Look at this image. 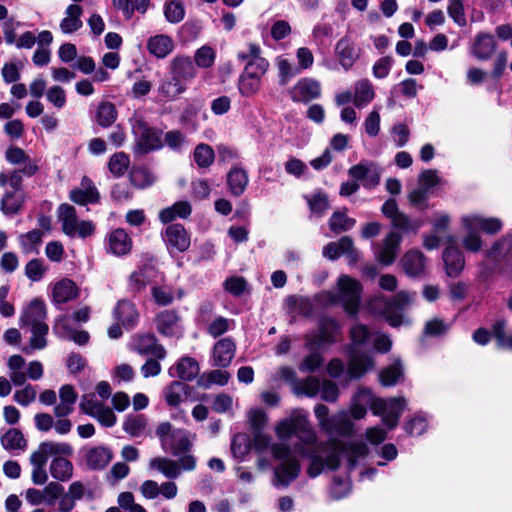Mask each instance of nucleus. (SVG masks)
Masks as SVG:
<instances>
[{
	"label": "nucleus",
	"mask_w": 512,
	"mask_h": 512,
	"mask_svg": "<svg viewBox=\"0 0 512 512\" xmlns=\"http://www.w3.org/2000/svg\"><path fill=\"white\" fill-rule=\"evenodd\" d=\"M275 434L279 440L285 441L295 435L298 442L293 446L294 452L310 460L307 474L311 478L319 476L324 470H334L339 466L340 457L347 458L350 468L364 459L369 449L363 442L346 445L337 440L318 442L317 435L308 420V413L296 408L275 426Z\"/></svg>",
	"instance_id": "obj_1"
},
{
	"label": "nucleus",
	"mask_w": 512,
	"mask_h": 512,
	"mask_svg": "<svg viewBox=\"0 0 512 512\" xmlns=\"http://www.w3.org/2000/svg\"><path fill=\"white\" fill-rule=\"evenodd\" d=\"M253 446L256 451L262 452L271 447L272 456L281 461L274 469L273 485L277 488H285L290 485L299 475L301 466L299 461L291 456V448L284 443H274L271 445L269 436L260 432H254Z\"/></svg>",
	"instance_id": "obj_2"
},
{
	"label": "nucleus",
	"mask_w": 512,
	"mask_h": 512,
	"mask_svg": "<svg viewBox=\"0 0 512 512\" xmlns=\"http://www.w3.org/2000/svg\"><path fill=\"white\" fill-rule=\"evenodd\" d=\"M463 236L461 243L468 252H479L483 248V240L479 230L487 234H495L502 229V222L495 217H484L481 214L470 213L460 219Z\"/></svg>",
	"instance_id": "obj_3"
},
{
	"label": "nucleus",
	"mask_w": 512,
	"mask_h": 512,
	"mask_svg": "<svg viewBox=\"0 0 512 512\" xmlns=\"http://www.w3.org/2000/svg\"><path fill=\"white\" fill-rule=\"evenodd\" d=\"M417 294L415 292L400 291L391 301L378 296L370 300L368 309L372 314L384 316L392 327L409 325L410 320L404 317L400 311L414 304Z\"/></svg>",
	"instance_id": "obj_4"
},
{
	"label": "nucleus",
	"mask_w": 512,
	"mask_h": 512,
	"mask_svg": "<svg viewBox=\"0 0 512 512\" xmlns=\"http://www.w3.org/2000/svg\"><path fill=\"white\" fill-rule=\"evenodd\" d=\"M362 285L349 275H340L337 279L335 291H328L321 294V299L329 304H341L344 310L354 316L358 313Z\"/></svg>",
	"instance_id": "obj_5"
},
{
	"label": "nucleus",
	"mask_w": 512,
	"mask_h": 512,
	"mask_svg": "<svg viewBox=\"0 0 512 512\" xmlns=\"http://www.w3.org/2000/svg\"><path fill=\"white\" fill-rule=\"evenodd\" d=\"M62 231L69 237L87 238L94 234L95 225L90 220H80L74 206L63 203L57 209Z\"/></svg>",
	"instance_id": "obj_6"
},
{
	"label": "nucleus",
	"mask_w": 512,
	"mask_h": 512,
	"mask_svg": "<svg viewBox=\"0 0 512 512\" xmlns=\"http://www.w3.org/2000/svg\"><path fill=\"white\" fill-rule=\"evenodd\" d=\"M314 413L323 431L348 435L353 430V423L349 419L346 411H340L333 417H329L328 407L323 404H317L314 408Z\"/></svg>",
	"instance_id": "obj_7"
},
{
	"label": "nucleus",
	"mask_w": 512,
	"mask_h": 512,
	"mask_svg": "<svg viewBox=\"0 0 512 512\" xmlns=\"http://www.w3.org/2000/svg\"><path fill=\"white\" fill-rule=\"evenodd\" d=\"M407 406V400L404 397L379 398L373 405V414L380 416L382 422L393 429L398 425V421Z\"/></svg>",
	"instance_id": "obj_8"
},
{
	"label": "nucleus",
	"mask_w": 512,
	"mask_h": 512,
	"mask_svg": "<svg viewBox=\"0 0 512 512\" xmlns=\"http://www.w3.org/2000/svg\"><path fill=\"white\" fill-rule=\"evenodd\" d=\"M131 126L139 150L149 152L162 147L161 132L149 127L141 116L135 115Z\"/></svg>",
	"instance_id": "obj_9"
},
{
	"label": "nucleus",
	"mask_w": 512,
	"mask_h": 512,
	"mask_svg": "<svg viewBox=\"0 0 512 512\" xmlns=\"http://www.w3.org/2000/svg\"><path fill=\"white\" fill-rule=\"evenodd\" d=\"M80 409L105 427H112L116 423L117 418L113 410L96 400L94 395H84L80 402Z\"/></svg>",
	"instance_id": "obj_10"
},
{
	"label": "nucleus",
	"mask_w": 512,
	"mask_h": 512,
	"mask_svg": "<svg viewBox=\"0 0 512 512\" xmlns=\"http://www.w3.org/2000/svg\"><path fill=\"white\" fill-rule=\"evenodd\" d=\"M485 257L487 260L494 262L499 268L512 274V236L506 235L496 241L486 251Z\"/></svg>",
	"instance_id": "obj_11"
},
{
	"label": "nucleus",
	"mask_w": 512,
	"mask_h": 512,
	"mask_svg": "<svg viewBox=\"0 0 512 512\" xmlns=\"http://www.w3.org/2000/svg\"><path fill=\"white\" fill-rule=\"evenodd\" d=\"M71 445L64 442L45 441L30 456L32 466H46L49 457L57 455H71Z\"/></svg>",
	"instance_id": "obj_12"
},
{
	"label": "nucleus",
	"mask_w": 512,
	"mask_h": 512,
	"mask_svg": "<svg viewBox=\"0 0 512 512\" xmlns=\"http://www.w3.org/2000/svg\"><path fill=\"white\" fill-rule=\"evenodd\" d=\"M155 322L157 331L165 337L179 339L184 333L181 317L173 310L162 311Z\"/></svg>",
	"instance_id": "obj_13"
},
{
	"label": "nucleus",
	"mask_w": 512,
	"mask_h": 512,
	"mask_svg": "<svg viewBox=\"0 0 512 512\" xmlns=\"http://www.w3.org/2000/svg\"><path fill=\"white\" fill-rule=\"evenodd\" d=\"M64 492V487L58 482H50L43 489L29 488L25 492V499L31 505L45 503L53 505Z\"/></svg>",
	"instance_id": "obj_14"
},
{
	"label": "nucleus",
	"mask_w": 512,
	"mask_h": 512,
	"mask_svg": "<svg viewBox=\"0 0 512 512\" xmlns=\"http://www.w3.org/2000/svg\"><path fill=\"white\" fill-rule=\"evenodd\" d=\"M349 175L371 189L379 184L381 169L373 162L362 161L349 169Z\"/></svg>",
	"instance_id": "obj_15"
},
{
	"label": "nucleus",
	"mask_w": 512,
	"mask_h": 512,
	"mask_svg": "<svg viewBox=\"0 0 512 512\" xmlns=\"http://www.w3.org/2000/svg\"><path fill=\"white\" fill-rule=\"evenodd\" d=\"M290 96L294 102L307 103L321 96V84L314 78H302L292 87Z\"/></svg>",
	"instance_id": "obj_16"
},
{
	"label": "nucleus",
	"mask_w": 512,
	"mask_h": 512,
	"mask_svg": "<svg viewBox=\"0 0 512 512\" xmlns=\"http://www.w3.org/2000/svg\"><path fill=\"white\" fill-rule=\"evenodd\" d=\"M360 55L361 49L349 37H342L335 45V56L345 71L353 67Z\"/></svg>",
	"instance_id": "obj_17"
},
{
	"label": "nucleus",
	"mask_w": 512,
	"mask_h": 512,
	"mask_svg": "<svg viewBox=\"0 0 512 512\" xmlns=\"http://www.w3.org/2000/svg\"><path fill=\"white\" fill-rule=\"evenodd\" d=\"M378 398L374 396L373 392L365 387H359L351 399L349 413L355 420L363 419L367 414V407L369 406L373 412V405Z\"/></svg>",
	"instance_id": "obj_18"
},
{
	"label": "nucleus",
	"mask_w": 512,
	"mask_h": 512,
	"mask_svg": "<svg viewBox=\"0 0 512 512\" xmlns=\"http://www.w3.org/2000/svg\"><path fill=\"white\" fill-rule=\"evenodd\" d=\"M45 319L46 306L44 302L40 299H34L23 309L20 316V325L21 327L37 328L41 325H47Z\"/></svg>",
	"instance_id": "obj_19"
},
{
	"label": "nucleus",
	"mask_w": 512,
	"mask_h": 512,
	"mask_svg": "<svg viewBox=\"0 0 512 512\" xmlns=\"http://www.w3.org/2000/svg\"><path fill=\"white\" fill-rule=\"evenodd\" d=\"M107 252L115 256H124L131 251L132 240L122 228L109 232L105 238Z\"/></svg>",
	"instance_id": "obj_20"
},
{
	"label": "nucleus",
	"mask_w": 512,
	"mask_h": 512,
	"mask_svg": "<svg viewBox=\"0 0 512 512\" xmlns=\"http://www.w3.org/2000/svg\"><path fill=\"white\" fill-rule=\"evenodd\" d=\"M402 237L395 231L389 232L384 238L382 244L376 251V258L381 264L391 265L398 254Z\"/></svg>",
	"instance_id": "obj_21"
},
{
	"label": "nucleus",
	"mask_w": 512,
	"mask_h": 512,
	"mask_svg": "<svg viewBox=\"0 0 512 512\" xmlns=\"http://www.w3.org/2000/svg\"><path fill=\"white\" fill-rule=\"evenodd\" d=\"M339 330V325L335 320L324 318L320 321L318 335H307V346L313 347L333 343L336 341Z\"/></svg>",
	"instance_id": "obj_22"
},
{
	"label": "nucleus",
	"mask_w": 512,
	"mask_h": 512,
	"mask_svg": "<svg viewBox=\"0 0 512 512\" xmlns=\"http://www.w3.org/2000/svg\"><path fill=\"white\" fill-rule=\"evenodd\" d=\"M133 349L141 355H150L158 360L166 357L165 348L157 342L151 334L137 335L133 338Z\"/></svg>",
	"instance_id": "obj_23"
},
{
	"label": "nucleus",
	"mask_w": 512,
	"mask_h": 512,
	"mask_svg": "<svg viewBox=\"0 0 512 512\" xmlns=\"http://www.w3.org/2000/svg\"><path fill=\"white\" fill-rule=\"evenodd\" d=\"M442 259L449 277H457L462 272L465 259L459 248L454 245L453 237L450 238V245L443 251Z\"/></svg>",
	"instance_id": "obj_24"
},
{
	"label": "nucleus",
	"mask_w": 512,
	"mask_h": 512,
	"mask_svg": "<svg viewBox=\"0 0 512 512\" xmlns=\"http://www.w3.org/2000/svg\"><path fill=\"white\" fill-rule=\"evenodd\" d=\"M496 47L497 44L493 35L480 32L471 44L470 53L478 60L485 61L494 55Z\"/></svg>",
	"instance_id": "obj_25"
},
{
	"label": "nucleus",
	"mask_w": 512,
	"mask_h": 512,
	"mask_svg": "<svg viewBox=\"0 0 512 512\" xmlns=\"http://www.w3.org/2000/svg\"><path fill=\"white\" fill-rule=\"evenodd\" d=\"M400 263L404 272L410 277L423 275L427 265L426 257L417 249L407 251L402 256Z\"/></svg>",
	"instance_id": "obj_26"
},
{
	"label": "nucleus",
	"mask_w": 512,
	"mask_h": 512,
	"mask_svg": "<svg viewBox=\"0 0 512 512\" xmlns=\"http://www.w3.org/2000/svg\"><path fill=\"white\" fill-rule=\"evenodd\" d=\"M148 52L157 59H164L175 49L173 38L167 34H156L147 39Z\"/></svg>",
	"instance_id": "obj_27"
},
{
	"label": "nucleus",
	"mask_w": 512,
	"mask_h": 512,
	"mask_svg": "<svg viewBox=\"0 0 512 512\" xmlns=\"http://www.w3.org/2000/svg\"><path fill=\"white\" fill-rule=\"evenodd\" d=\"M74 2L69 4L64 11V16L60 21L59 28L63 34H72L82 28L83 22L81 16L83 14V8Z\"/></svg>",
	"instance_id": "obj_28"
},
{
	"label": "nucleus",
	"mask_w": 512,
	"mask_h": 512,
	"mask_svg": "<svg viewBox=\"0 0 512 512\" xmlns=\"http://www.w3.org/2000/svg\"><path fill=\"white\" fill-rule=\"evenodd\" d=\"M70 199L79 205L96 203L99 199V193L91 179L83 177L78 188L70 192Z\"/></svg>",
	"instance_id": "obj_29"
},
{
	"label": "nucleus",
	"mask_w": 512,
	"mask_h": 512,
	"mask_svg": "<svg viewBox=\"0 0 512 512\" xmlns=\"http://www.w3.org/2000/svg\"><path fill=\"white\" fill-rule=\"evenodd\" d=\"M113 315L115 320L126 329L133 328L139 319V313L135 305L128 300L119 301Z\"/></svg>",
	"instance_id": "obj_30"
},
{
	"label": "nucleus",
	"mask_w": 512,
	"mask_h": 512,
	"mask_svg": "<svg viewBox=\"0 0 512 512\" xmlns=\"http://www.w3.org/2000/svg\"><path fill=\"white\" fill-rule=\"evenodd\" d=\"M164 238L169 246L180 252H184L190 247V236L181 224L168 226Z\"/></svg>",
	"instance_id": "obj_31"
},
{
	"label": "nucleus",
	"mask_w": 512,
	"mask_h": 512,
	"mask_svg": "<svg viewBox=\"0 0 512 512\" xmlns=\"http://www.w3.org/2000/svg\"><path fill=\"white\" fill-rule=\"evenodd\" d=\"M156 276V270L152 265H143L134 271L128 281V288L132 292L139 293L151 283Z\"/></svg>",
	"instance_id": "obj_32"
},
{
	"label": "nucleus",
	"mask_w": 512,
	"mask_h": 512,
	"mask_svg": "<svg viewBox=\"0 0 512 512\" xmlns=\"http://www.w3.org/2000/svg\"><path fill=\"white\" fill-rule=\"evenodd\" d=\"M170 70L172 75L182 81H188L196 76V68L192 60L188 56L178 55L170 62Z\"/></svg>",
	"instance_id": "obj_33"
},
{
	"label": "nucleus",
	"mask_w": 512,
	"mask_h": 512,
	"mask_svg": "<svg viewBox=\"0 0 512 512\" xmlns=\"http://www.w3.org/2000/svg\"><path fill=\"white\" fill-rule=\"evenodd\" d=\"M235 344L230 338L219 340L213 349V359L216 366L227 367L235 354Z\"/></svg>",
	"instance_id": "obj_34"
},
{
	"label": "nucleus",
	"mask_w": 512,
	"mask_h": 512,
	"mask_svg": "<svg viewBox=\"0 0 512 512\" xmlns=\"http://www.w3.org/2000/svg\"><path fill=\"white\" fill-rule=\"evenodd\" d=\"M60 403L55 406L54 414L58 418H64L74 409L77 394L71 385H64L59 390Z\"/></svg>",
	"instance_id": "obj_35"
},
{
	"label": "nucleus",
	"mask_w": 512,
	"mask_h": 512,
	"mask_svg": "<svg viewBox=\"0 0 512 512\" xmlns=\"http://www.w3.org/2000/svg\"><path fill=\"white\" fill-rule=\"evenodd\" d=\"M111 460V451L103 446L90 448L85 453L86 465L93 470L103 469Z\"/></svg>",
	"instance_id": "obj_36"
},
{
	"label": "nucleus",
	"mask_w": 512,
	"mask_h": 512,
	"mask_svg": "<svg viewBox=\"0 0 512 512\" xmlns=\"http://www.w3.org/2000/svg\"><path fill=\"white\" fill-rule=\"evenodd\" d=\"M345 253L350 255L357 254L356 249L353 247V241L348 236H344L336 242H330L323 248V256L330 260H335Z\"/></svg>",
	"instance_id": "obj_37"
},
{
	"label": "nucleus",
	"mask_w": 512,
	"mask_h": 512,
	"mask_svg": "<svg viewBox=\"0 0 512 512\" xmlns=\"http://www.w3.org/2000/svg\"><path fill=\"white\" fill-rule=\"evenodd\" d=\"M199 373V365L197 361L191 357H183L173 367L169 369L172 377H179L183 380H192Z\"/></svg>",
	"instance_id": "obj_38"
},
{
	"label": "nucleus",
	"mask_w": 512,
	"mask_h": 512,
	"mask_svg": "<svg viewBox=\"0 0 512 512\" xmlns=\"http://www.w3.org/2000/svg\"><path fill=\"white\" fill-rule=\"evenodd\" d=\"M249 182V177L245 169L235 166L227 174V184L230 192L234 196H240L244 193Z\"/></svg>",
	"instance_id": "obj_39"
},
{
	"label": "nucleus",
	"mask_w": 512,
	"mask_h": 512,
	"mask_svg": "<svg viewBox=\"0 0 512 512\" xmlns=\"http://www.w3.org/2000/svg\"><path fill=\"white\" fill-rule=\"evenodd\" d=\"M78 288L70 279H62L53 286V299L57 303H65L77 297Z\"/></svg>",
	"instance_id": "obj_40"
},
{
	"label": "nucleus",
	"mask_w": 512,
	"mask_h": 512,
	"mask_svg": "<svg viewBox=\"0 0 512 512\" xmlns=\"http://www.w3.org/2000/svg\"><path fill=\"white\" fill-rule=\"evenodd\" d=\"M375 93L372 84L367 79H362L354 84L353 103L356 107L362 108L374 99Z\"/></svg>",
	"instance_id": "obj_41"
},
{
	"label": "nucleus",
	"mask_w": 512,
	"mask_h": 512,
	"mask_svg": "<svg viewBox=\"0 0 512 512\" xmlns=\"http://www.w3.org/2000/svg\"><path fill=\"white\" fill-rule=\"evenodd\" d=\"M275 67L278 71L279 84L286 85L292 78L300 73L297 66L287 57L280 55L275 58Z\"/></svg>",
	"instance_id": "obj_42"
},
{
	"label": "nucleus",
	"mask_w": 512,
	"mask_h": 512,
	"mask_svg": "<svg viewBox=\"0 0 512 512\" xmlns=\"http://www.w3.org/2000/svg\"><path fill=\"white\" fill-rule=\"evenodd\" d=\"M63 456L57 455L54 457L50 464V473L53 478L59 481H68L73 474V465Z\"/></svg>",
	"instance_id": "obj_43"
},
{
	"label": "nucleus",
	"mask_w": 512,
	"mask_h": 512,
	"mask_svg": "<svg viewBox=\"0 0 512 512\" xmlns=\"http://www.w3.org/2000/svg\"><path fill=\"white\" fill-rule=\"evenodd\" d=\"M0 442L2 447L9 451H23L27 445L22 432L15 428H11L3 433L0 437Z\"/></svg>",
	"instance_id": "obj_44"
},
{
	"label": "nucleus",
	"mask_w": 512,
	"mask_h": 512,
	"mask_svg": "<svg viewBox=\"0 0 512 512\" xmlns=\"http://www.w3.org/2000/svg\"><path fill=\"white\" fill-rule=\"evenodd\" d=\"M149 467L161 472L165 477L170 479L177 478L181 473L180 467L176 461L163 457L151 459Z\"/></svg>",
	"instance_id": "obj_45"
},
{
	"label": "nucleus",
	"mask_w": 512,
	"mask_h": 512,
	"mask_svg": "<svg viewBox=\"0 0 512 512\" xmlns=\"http://www.w3.org/2000/svg\"><path fill=\"white\" fill-rule=\"evenodd\" d=\"M164 397L169 406H178L187 397V385L174 381L164 390Z\"/></svg>",
	"instance_id": "obj_46"
},
{
	"label": "nucleus",
	"mask_w": 512,
	"mask_h": 512,
	"mask_svg": "<svg viewBox=\"0 0 512 512\" xmlns=\"http://www.w3.org/2000/svg\"><path fill=\"white\" fill-rule=\"evenodd\" d=\"M320 391V381L316 377H307L294 382L293 392L297 396L315 397Z\"/></svg>",
	"instance_id": "obj_47"
},
{
	"label": "nucleus",
	"mask_w": 512,
	"mask_h": 512,
	"mask_svg": "<svg viewBox=\"0 0 512 512\" xmlns=\"http://www.w3.org/2000/svg\"><path fill=\"white\" fill-rule=\"evenodd\" d=\"M373 367V360L367 355H352L349 361L348 373L352 378L361 377Z\"/></svg>",
	"instance_id": "obj_48"
},
{
	"label": "nucleus",
	"mask_w": 512,
	"mask_h": 512,
	"mask_svg": "<svg viewBox=\"0 0 512 512\" xmlns=\"http://www.w3.org/2000/svg\"><path fill=\"white\" fill-rule=\"evenodd\" d=\"M193 159L199 168H208L215 160L214 150L210 145L200 143L194 149Z\"/></svg>",
	"instance_id": "obj_49"
},
{
	"label": "nucleus",
	"mask_w": 512,
	"mask_h": 512,
	"mask_svg": "<svg viewBox=\"0 0 512 512\" xmlns=\"http://www.w3.org/2000/svg\"><path fill=\"white\" fill-rule=\"evenodd\" d=\"M117 119V110L114 104L110 102H102L99 104L96 112L97 123L107 128L111 126Z\"/></svg>",
	"instance_id": "obj_50"
},
{
	"label": "nucleus",
	"mask_w": 512,
	"mask_h": 512,
	"mask_svg": "<svg viewBox=\"0 0 512 512\" xmlns=\"http://www.w3.org/2000/svg\"><path fill=\"white\" fill-rule=\"evenodd\" d=\"M147 426L146 417L142 414L128 415L123 423V429L132 437L142 435Z\"/></svg>",
	"instance_id": "obj_51"
},
{
	"label": "nucleus",
	"mask_w": 512,
	"mask_h": 512,
	"mask_svg": "<svg viewBox=\"0 0 512 512\" xmlns=\"http://www.w3.org/2000/svg\"><path fill=\"white\" fill-rule=\"evenodd\" d=\"M185 91V85L182 80L172 75L168 80L161 83L159 92L168 99H175Z\"/></svg>",
	"instance_id": "obj_52"
},
{
	"label": "nucleus",
	"mask_w": 512,
	"mask_h": 512,
	"mask_svg": "<svg viewBox=\"0 0 512 512\" xmlns=\"http://www.w3.org/2000/svg\"><path fill=\"white\" fill-rule=\"evenodd\" d=\"M129 165V156L124 152H117L110 157L108 169L115 177H121L126 173Z\"/></svg>",
	"instance_id": "obj_53"
},
{
	"label": "nucleus",
	"mask_w": 512,
	"mask_h": 512,
	"mask_svg": "<svg viewBox=\"0 0 512 512\" xmlns=\"http://www.w3.org/2000/svg\"><path fill=\"white\" fill-rule=\"evenodd\" d=\"M23 203V195L19 191L7 192L1 200V210L7 214H16Z\"/></svg>",
	"instance_id": "obj_54"
},
{
	"label": "nucleus",
	"mask_w": 512,
	"mask_h": 512,
	"mask_svg": "<svg viewBox=\"0 0 512 512\" xmlns=\"http://www.w3.org/2000/svg\"><path fill=\"white\" fill-rule=\"evenodd\" d=\"M48 325H41L37 328H31L32 336L30 338V345L27 348H24L23 351L26 354H30L31 350H41L47 345V333H48Z\"/></svg>",
	"instance_id": "obj_55"
},
{
	"label": "nucleus",
	"mask_w": 512,
	"mask_h": 512,
	"mask_svg": "<svg viewBox=\"0 0 512 512\" xmlns=\"http://www.w3.org/2000/svg\"><path fill=\"white\" fill-rule=\"evenodd\" d=\"M402 374V365L400 361L397 360L380 372L379 380L383 386H394L402 377Z\"/></svg>",
	"instance_id": "obj_56"
},
{
	"label": "nucleus",
	"mask_w": 512,
	"mask_h": 512,
	"mask_svg": "<svg viewBox=\"0 0 512 512\" xmlns=\"http://www.w3.org/2000/svg\"><path fill=\"white\" fill-rule=\"evenodd\" d=\"M423 221L420 219L413 220L408 215L403 212L398 215L394 221L392 222V226L396 229L401 230L403 233H413L416 234L418 230L422 227Z\"/></svg>",
	"instance_id": "obj_57"
},
{
	"label": "nucleus",
	"mask_w": 512,
	"mask_h": 512,
	"mask_svg": "<svg viewBox=\"0 0 512 512\" xmlns=\"http://www.w3.org/2000/svg\"><path fill=\"white\" fill-rule=\"evenodd\" d=\"M261 86V79L242 72L239 78V91L243 96L255 95Z\"/></svg>",
	"instance_id": "obj_58"
},
{
	"label": "nucleus",
	"mask_w": 512,
	"mask_h": 512,
	"mask_svg": "<svg viewBox=\"0 0 512 512\" xmlns=\"http://www.w3.org/2000/svg\"><path fill=\"white\" fill-rule=\"evenodd\" d=\"M130 181L137 188H146L155 182V176L144 167L134 168L130 173Z\"/></svg>",
	"instance_id": "obj_59"
},
{
	"label": "nucleus",
	"mask_w": 512,
	"mask_h": 512,
	"mask_svg": "<svg viewBox=\"0 0 512 512\" xmlns=\"http://www.w3.org/2000/svg\"><path fill=\"white\" fill-rule=\"evenodd\" d=\"M306 200L311 211L319 216L324 214L329 208L328 197L322 191H316L310 196H306Z\"/></svg>",
	"instance_id": "obj_60"
},
{
	"label": "nucleus",
	"mask_w": 512,
	"mask_h": 512,
	"mask_svg": "<svg viewBox=\"0 0 512 512\" xmlns=\"http://www.w3.org/2000/svg\"><path fill=\"white\" fill-rule=\"evenodd\" d=\"M173 440L167 446L168 449L172 452L173 455L178 456L182 453L188 451L191 447V442L189 440L188 435L182 431L177 430L174 432Z\"/></svg>",
	"instance_id": "obj_61"
},
{
	"label": "nucleus",
	"mask_w": 512,
	"mask_h": 512,
	"mask_svg": "<svg viewBox=\"0 0 512 512\" xmlns=\"http://www.w3.org/2000/svg\"><path fill=\"white\" fill-rule=\"evenodd\" d=\"M251 442L246 434H237L231 443V452L237 459H243L250 451Z\"/></svg>",
	"instance_id": "obj_62"
},
{
	"label": "nucleus",
	"mask_w": 512,
	"mask_h": 512,
	"mask_svg": "<svg viewBox=\"0 0 512 512\" xmlns=\"http://www.w3.org/2000/svg\"><path fill=\"white\" fill-rule=\"evenodd\" d=\"M164 15L168 22L179 23L185 17L183 4L178 0H172L165 4Z\"/></svg>",
	"instance_id": "obj_63"
},
{
	"label": "nucleus",
	"mask_w": 512,
	"mask_h": 512,
	"mask_svg": "<svg viewBox=\"0 0 512 512\" xmlns=\"http://www.w3.org/2000/svg\"><path fill=\"white\" fill-rule=\"evenodd\" d=\"M215 51L212 47L204 45L196 50L194 61L199 68H210L215 62Z\"/></svg>",
	"instance_id": "obj_64"
}]
</instances>
